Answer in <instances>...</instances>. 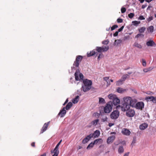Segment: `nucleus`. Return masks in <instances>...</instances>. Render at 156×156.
I'll return each instance as SVG.
<instances>
[{"label": "nucleus", "instance_id": "obj_22", "mask_svg": "<svg viewBox=\"0 0 156 156\" xmlns=\"http://www.w3.org/2000/svg\"><path fill=\"white\" fill-rule=\"evenodd\" d=\"M127 90L126 89H124L121 87H118L117 89V91L118 92L122 93L124 92Z\"/></svg>", "mask_w": 156, "mask_h": 156}, {"label": "nucleus", "instance_id": "obj_10", "mask_svg": "<svg viewBox=\"0 0 156 156\" xmlns=\"http://www.w3.org/2000/svg\"><path fill=\"white\" fill-rule=\"evenodd\" d=\"M121 133L123 135L127 136L131 134L130 131L126 128L123 129L122 130Z\"/></svg>", "mask_w": 156, "mask_h": 156}, {"label": "nucleus", "instance_id": "obj_17", "mask_svg": "<svg viewBox=\"0 0 156 156\" xmlns=\"http://www.w3.org/2000/svg\"><path fill=\"white\" fill-rule=\"evenodd\" d=\"M148 125L146 123H144L140 125L139 128L141 130H144L147 128Z\"/></svg>", "mask_w": 156, "mask_h": 156}, {"label": "nucleus", "instance_id": "obj_27", "mask_svg": "<svg viewBox=\"0 0 156 156\" xmlns=\"http://www.w3.org/2000/svg\"><path fill=\"white\" fill-rule=\"evenodd\" d=\"M72 105L73 104L72 102H69L65 107V109H66L67 110L69 109L72 106Z\"/></svg>", "mask_w": 156, "mask_h": 156}, {"label": "nucleus", "instance_id": "obj_18", "mask_svg": "<svg viewBox=\"0 0 156 156\" xmlns=\"http://www.w3.org/2000/svg\"><path fill=\"white\" fill-rule=\"evenodd\" d=\"M83 84L87 85L90 86H91L92 84V81L87 79H84L83 81Z\"/></svg>", "mask_w": 156, "mask_h": 156}, {"label": "nucleus", "instance_id": "obj_45", "mask_svg": "<svg viewBox=\"0 0 156 156\" xmlns=\"http://www.w3.org/2000/svg\"><path fill=\"white\" fill-rule=\"evenodd\" d=\"M118 27V26L117 25H114L112 26L111 28V30L112 31L113 30H115V28H117Z\"/></svg>", "mask_w": 156, "mask_h": 156}, {"label": "nucleus", "instance_id": "obj_12", "mask_svg": "<svg viewBox=\"0 0 156 156\" xmlns=\"http://www.w3.org/2000/svg\"><path fill=\"white\" fill-rule=\"evenodd\" d=\"M91 88V86L83 84L82 85V88L84 92H87Z\"/></svg>", "mask_w": 156, "mask_h": 156}, {"label": "nucleus", "instance_id": "obj_11", "mask_svg": "<svg viewBox=\"0 0 156 156\" xmlns=\"http://www.w3.org/2000/svg\"><path fill=\"white\" fill-rule=\"evenodd\" d=\"M145 99L147 101H152L154 103H156V98L153 96L146 97Z\"/></svg>", "mask_w": 156, "mask_h": 156}, {"label": "nucleus", "instance_id": "obj_47", "mask_svg": "<svg viewBox=\"0 0 156 156\" xmlns=\"http://www.w3.org/2000/svg\"><path fill=\"white\" fill-rule=\"evenodd\" d=\"M126 11V8L125 7L122 8L121 9V11L122 13H124Z\"/></svg>", "mask_w": 156, "mask_h": 156}, {"label": "nucleus", "instance_id": "obj_1", "mask_svg": "<svg viewBox=\"0 0 156 156\" xmlns=\"http://www.w3.org/2000/svg\"><path fill=\"white\" fill-rule=\"evenodd\" d=\"M113 104L112 101L108 102L105 107L104 109V112L106 113H110L112 110Z\"/></svg>", "mask_w": 156, "mask_h": 156}, {"label": "nucleus", "instance_id": "obj_58", "mask_svg": "<svg viewBox=\"0 0 156 156\" xmlns=\"http://www.w3.org/2000/svg\"><path fill=\"white\" fill-rule=\"evenodd\" d=\"M68 101V99H67L65 103L63 104V105H65Z\"/></svg>", "mask_w": 156, "mask_h": 156}, {"label": "nucleus", "instance_id": "obj_31", "mask_svg": "<svg viewBox=\"0 0 156 156\" xmlns=\"http://www.w3.org/2000/svg\"><path fill=\"white\" fill-rule=\"evenodd\" d=\"M94 144H95L94 143L92 142L88 145V146L87 147V149H89L90 148H92L93 147Z\"/></svg>", "mask_w": 156, "mask_h": 156}, {"label": "nucleus", "instance_id": "obj_14", "mask_svg": "<svg viewBox=\"0 0 156 156\" xmlns=\"http://www.w3.org/2000/svg\"><path fill=\"white\" fill-rule=\"evenodd\" d=\"M66 113V111L65 109V107H64L58 114V115L60 116L61 117H62L64 116Z\"/></svg>", "mask_w": 156, "mask_h": 156}, {"label": "nucleus", "instance_id": "obj_3", "mask_svg": "<svg viewBox=\"0 0 156 156\" xmlns=\"http://www.w3.org/2000/svg\"><path fill=\"white\" fill-rule=\"evenodd\" d=\"M75 80L76 81H78L80 80L79 78V76L80 78V80H83V76L82 73H80V72L79 70H77L75 73Z\"/></svg>", "mask_w": 156, "mask_h": 156}, {"label": "nucleus", "instance_id": "obj_19", "mask_svg": "<svg viewBox=\"0 0 156 156\" xmlns=\"http://www.w3.org/2000/svg\"><path fill=\"white\" fill-rule=\"evenodd\" d=\"M112 101V104L115 105H118L120 103V100L117 97L115 98V99H114Z\"/></svg>", "mask_w": 156, "mask_h": 156}, {"label": "nucleus", "instance_id": "obj_28", "mask_svg": "<svg viewBox=\"0 0 156 156\" xmlns=\"http://www.w3.org/2000/svg\"><path fill=\"white\" fill-rule=\"evenodd\" d=\"M118 152L120 154H121L123 153L124 151V149L122 146H119L118 150Z\"/></svg>", "mask_w": 156, "mask_h": 156}, {"label": "nucleus", "instance_id": "obj_56", "mask_svg": "<svg viewBox=\"0 0 156 156\" xmlns=\"http://www.w3.org/2000/svg\"><path fill=\"white\" fill-rule=\"evenodd\" d=\"M142 35H143V36H144V35H143L142 34H138L137 35H136L135 37L136 38H138Z\"/></svg>", "mask_w": 156, "mask_h": 156}, {"label": "nucleus", "instance_id": "obj_42", "mask_svg": "<svg viewBox=\"0 0 156 156\" xmlns=\"http://www.w3.org/2000/svg\"><path fill=\"white\" fill-rule=\"evenodd\" d=\"M134 16V13H130L128 15V17L130 19L132 18Z\"/></svg>", "mask_w": 156, "mask_h": 156}, {"label": "nucleus", "instance_id": "obj_52", "mask_svg": "<svg viewBox=\"0 0 156 156\" xmlns=\"http://www.w3.org/2000/svg\"><path fill=\"white\" fill-rule=\"evenodd\" d=\"M107 118L106 116H105L102 119V120L103 122H105L107 121Z\"/></svg>", "mask_w": 156, "mask_h": 156}, {"label": "nucleus", "instance_id": "obj_41", "mask_svg": "<svg viewBox=\"0 0 156 156\" xmlns=\"http://www.w3.org/2000/svg\"><path fill=\"white\" fill-rule=\"evenodd\" d=\"M128 76L129 75L128 74L124 75L122 76V79L123 81H124Z\"/></svg>", "mask_w": 156, "mask_h": 156}, {"label": "nucleus", "instance_id": "obj_51", "mask_svg": "<svg viewBox=\"0 0 156 156\" xmlns=\"http://www.w3.org/2000/svg\"><path fill=\"white\" fill-rule=\"evenodd\" d=\"M138 19L140 20H144L145 18L143 16H140L139 17Z\"/></svg>", "mask_w": 156, "mask_h": 156}, {"label": "nucleus", "instance_id": "obj_5", "mask_svg": "<svg viewBox=\"0 0 156 156\" xmlns=\"http://www.w3.org/2000/svg\"><path fill=\"white\" fill-rule=\"evenodd\" d=\"M109 49V47L108 46L101 47H97L96 50L98 52H101L102 51H106Z\"/></svg>", "mask_w": 156, "mask_h": 156}, {"label": "nucleus", "instance_id": "obj_34", "mask_svg": "<svg viewBox=\"0 0 156 156\" xmlns=\"http://www.w3.org/2000/svg\"><path fill=\"white\" fill-rule=\"evenodd\" d=\"M124 81L122 79L119 80L116 82V85L117 86H119L122 84L123 83V82Z\"/></svg>", "mask_w": 156, "mask_h": 156}, {"label": "nucleus", "instance_id": "obj_63", "mask_svg": "<svg viewBox=\"0 0 156 156\" xmlns=\"http://www.w3.org/2000/svg\"><path fill=\"white\" fill-rule=\"evenodd\" d=\"M113 125V124H112L111 123H110L108 124L109 126H110V127L112 125Z\"/></svg>", "mask_w": 156, "mask_h": 156}, {"label": "nucleus", "instance_id": "obj_33", "mask_svg": "<svg viewBox=\"0 0 156 156\" xmlns=\"http://www.w3.org/2000/svg\"><path fill=\"white\" fill-rule=\"evenodd\" d=\"M99 120L98 119L94 120L91 122V124L92 125L96 126L98 122H99Z\"/></svg>", "mask_w": 156, "mask_h": 156}, {"label": "nucleus", "instance_id": "obj_57", "mask_svg": "<svg viewBox=\"0 0 156 156\" xmlns=\"http://www.w3.org/2000/svg\"><path fill=\"white\" fill-rule=\"evenodd\" d=\"M129 152H128L126 153H125L123 156H129Z\"/></svg>", "mask_w": 156, "mask_h": 156}, {"label": "nucleus", "instance_id": "obj_8", "mask_svg": "<svg viewBox=\"0 0 156 156\" xmlns=\"http://www.w3.org/2000/svg\"><path fill=\"white\" fill-rule=\"evenodd\" d=\"M126 115L129 117H132L135 115V112L134 110L129 108V110L126 111Z\"/></svg>", "mask_w": 156, "mask_h": 156}, {"label": "nucleus", "instance_id": "obj_48", "mask_svg": "<svg viewBox=\"0 0 156 156\" xmlns=\"http://www.w3.org/2000/svg\"><path fill=\"white\" fill-rule=\"evenodd\" d=\"M151 68H150L148 69H144L143 71L144 72L146 73L149 71L150 70H151Z\"/></svg>", "mask_w": 156, "mask_h": 156}, {"label": "nucleus", "instance_id": "obj_4", "mask_svg": "<svg viewBox=\"0 0 156 156\" xmlns=\"http://www.w3.org/2000/svg\"><path fill=\"white\" fill-rule=\"evenodd\" d=\"M119 115V112L117 110H115L112 112L110 115V117L112 119H117Z\"/></svg>", "mask_w": 156, "mask_h": 156}, {"label": "nucleus", "instance_id": "obj_43", "mask_svg": "<svg viewBox=\"0 0 156 156\" xmlns=\"http://www.w3.org/2000/svg\"><path fill=\"white\" fill-rule=\"evenodd\" d=\"M101 140H102V139L101 138L96 139L93 141V142L94 144H97Z\"/></svg>", "mask_w": 156, "mask_h": 156}, {"label": "nucleus", "instance_id": "obj_37", "mask_svg": "<svg viewBox=\"0 0 156 156\" xmlns=\"http://www.w3.org/2000/svg\"><path fill=\"white\" fill-rule=\"evenodd\" d=\"M145 27H141L140 29H139V32L140 33L144 32L145 30Z\"/></svg>", "mask_w": 156, "mask_h": 156}, {"label": "nucleus", "instance_id": "obj_7", "mask_svg": "<svg viewBox=\"0 0 156 156\" xmlns=\"http://www.w3.org/2000/svg\"><path fill=\"white\" fill-rule=\"evenodd\" d=\"M144 103L143 102H139L136 104L135 108L137 109L142 110L144 108Z\"/></svg>", "mask_w": 156, "mask_h": 156}, {"label": "nucleus", "instance_id": "obj_46", "mask_svg": "<svg viewBox=\"0 0 156 156\" xmlns=\"http://www.w3.org/2000/svg\"><path fill=\"white\" fill-rule=\"evenodd\" d=\"M109 43V41L108 40H105L102 41V44H107Z\"/></svg>", "mask_w": 156, "mask_h": 156}, {"label": "nucleus", "instance_id": "obj_26", "mask_svg": "<svg viewBox=\"0 0 156 156\" xmlns=\"http://www.w3.org/2000/svg\"><path fill=\"white\" fill-rule=\"evenodd\" d=\"M96 53L94 50L90 51L89 53H87V55L88 57L93 56L96 54Z\"/></svg>", "mask_w": 156, "mask_h": 156}, {"label": "nucleus", "instance_id": "obj_36", "mask_svg": "<svg viewBox=\"0 0 156 156\" xmlns=\"http://www.w3.org/2000/svg\"><path fill=\"white\" fill-rule=\"evenodd\" d=\"M134 46L139 48H142V46L137 43H135L134 44Z\"/></svg>", "mask_w": 156, "mask_h": 156}, {"label": "nucleus", "instance_id": "obj_60", "mask_svg": "<svg viewBox=\"0 0 156 156\" xmlns=\"http://www.w3.org/2000/svg\"><path fill=\"white\" fill-rule=\"evenodd\" d=\"M101 55H102V53L101 54H99V55L98 56V59H99L100 58H101V57H100V56Z\"/></svg>", "mask_w": 156, "mask_h": 156}, {"label": "nucleus", "instance_id": "obj_21", "mask_svg": "<svg viewBox=\"0 0 156 156\" xmlns=\"http://www.w3.org/2000/svg\"><path fill=\"white\" fill-rule=\"evenodd\" d=\"M155 44V43L152 40H150L147 42L146 44L148 46H152Z\"/></svg>", "mask_w": 156, "mask_h": 156}, {"label": "nucleus", "instance_id": "obj_9", "mask_svg": "<svg viewBox=\"0 0 156 156\" xmlns=\"http://www.w3.org/2000/svg\"><path fill=\"white\" fill-rule=\"evenodd\" d=\"M124 101V103L129 105L131 104V98L130 97H126L123 98Z\"/></svg>", "mask_w": 156, "mask_h": 156}, {"label": "nucleus", "instance_id": "obj_29", "mask_svg": "<svg viewBox=\"0 0 156 156\" xmlns=\"http://www.w3.org/2000/svg\"><path fill=\"white\" fill-rule=\"evenodd\" d=\"M109 79V77H104L103 78V80H104L105 81H106L107 84V86H108L110 85V83L109 81H108V80Z\"/></svg>", "mask_w": 156, "mask_h": 156}, {"label": "nucleus", "instance_id": "obj_35", "mask_svg": "<svg viewBox=\"0 0 156 156\" xmlns=\"http://www.w3.org/2000/svg\"><path fill=\"white\" fill-rule=\"evenodd\" d=\"M154 30V27L153 26H150L148 29V30L149 32L152 33L153 32Z\"/></svg>", "mask_w": 156, "mask_h": 156}, {"label": "nucleus", "instance_id": "obj_49", "mask_svg": "<svg viewBox=\"0 0 156 156\" xmlns=\"http://www.w3.org/2000/svg\"><path fill=\"white\" fill-rule=\"evenodd\" d=\"M142 65L144 66H146V61L143 59L142 60Z\"/></svg>", "mask_w": 156, "mask_h": 156}, {"label": "nucleus", "instance_id": "obj_40", "mask_svg": "<svg viewBox=\"0 0 156 156\" xmlns=\"http://www.w3.org/2000/svg\"><path fill=\"white\" fill-rule=\"evenodd\" d=\"M132 23L133 25L135 26H136L138 24L140 23V21H132Z\"/></svg>", "mask_w": 156, "mask_h": 156}, {"label": "nucleus", "instance_id": "obj_32", "mask_svg": "<svg viewBox=\"0 0 156 156\" xmlns=\"http://www.w3.org/2000/svg\"><path fill=\"white\" fill-rule=\"evenodd\" d=\"M122 42V40L121 39L115 40L114 42V45L118 46Z\"/></svg>", "mask_w": 156, "mask_h": 156}, {"label": "nucleus", "instance_id": "obj_13", "mask_svg": "<svg viewBox=\"0 0 156 156\" xmlns=\"http://www.w3.org/2000/svg\"><path fill=\"white\" fill-rule=\"evenodd\" d=\"M92 137V134H91L87 136L86 137L84 138L82 140V143L85 144L87 143L90 139Z\"/></svg>", "mask_w": 156, "mask_h": 156}, {"label": "nucleus", "instance_id": "obj_61", "mask_svg": "<svg viewBox=\"0 0 156 156\" xmlns=\"http://www.w3.org/2000/svg\"><path fill=\"white\" fill-rule=\"evenodd\" d=\"M141 3H143L145 0H138Z\"/></svg>", "mask_w": 156, "mask_h": 156}, {"label": "nucleus", "instance_id": "obj_2", "mask_svg": "<svg viewBox=\"0 0 156 156\" xmlns=\"http://www.w3.org/2000/svg\"><path fill=\"white\" fill-rule=\"evenodd\" d=\"M130 106L129 105L123 103L121 106L120 105L117 106L116 108L119 109V108H121V110L122 111L126 112L129 109Z\"/></svg>", "mask_w": 156, "mask_h": 156}, {"label": "nucleus", "instance_id": "obj_50", "mask_svg": "<svg viewBox=\"0 0 156 156\" xmlns=\"http://www.w3.org/2000/svg\"><path fill=\"white\" fill-rule=\"evenodd\" d=\"M117 22L118 23H121L123 22V20L122 19L119 18L117 20Z\"/></svg>", "mask_w": 156, "mask_h": 156}, {"label": "nucleus", "instance_id": "obj_20", "mask_svg": "<svg viewBox=\"0 0 156 156\" xmlns=\"http://www.w3.org/2000/svg\"><path fill=\"white\" fill-rule=\"evenodd\" d=\"M100 134V132L99 130H96L94 133L92 134V137L94 136V138L98 137Z\"/></svg>", "mask_w": 156, "mask_h": 156}, {"label": "nucleus", "instance_id": "obj_23", "mask_svg": "<svg viewBox=\"0 0 156 156\" xmlns=\"http://www.w3.org/2000/svg\"><path fill=\"white\" fill-rule=\"evenodd\" d=\"M117 97L116 95L112 94H110L108 95V98L110 100H113Z\"/></svg>", "mask_w": 156, "mask_h": 156}, {"label": "nucleus", "instance_id": "obj_25", "mask_svg": "<svg viewBox=\"0 0 156 156\" xmlns=\"http://www.w3.org/2000/svg\"><path fill=\"white\" fill-rule=\"evenodd\" d=\"M79 96H77L76 98L72 100V102L74 104L77 103L79 101Z\"/></svg>", "mask_w": 156, "mask_h": 156}, {"label": "nucleus", "instance_id": "obj_55", "mask_svg": "<svg viewBox=\"0 0 156 156\" xmlns=\"http://www.w3.org/2000/svg\"><path fill=\"white\" fill-rule=\"evenodd\" d=\"M119 32L118 31H117L115 32V33L113 34V36L114 37H116L118 36V34Z\"/></svg>", "mask_w": 156, "mask_h": 156}, {"label": "nucleus", "instance_id": "obj_24", "mask_svg": "<svg viewBox=\"0 0 156 156\" xmlns=\"http://www.w3.org/2000/svg\"><path fill=\"white\" fill-rule=\"evenodd\" d=\"M59 152V151L57 150H54L53 151H51V153L52 154L54 153V154L52 156H58V154Z\"/></svg>", "mask_w": 156, "mask_h": 156}, {"label": "nucleus", "instance_id": "obj_62", "mask_svg": "<svg viewBox=\"0 0 156 156\" xmlns=\"http://www.w3.org/2000/svg\"><path fill=\"white\" fill-rule=\"evenodd\" d=\"M34 144H35V143H34L33 142V143H32L31 144V145L33 146V147H34Z\"/></svg>", "mask_w": 156, "mask_h": 156}, {"label": "nucleus", "instance_id": "obj_64", "mask_svg": "<svg viewBox=\"0 0 156 156\" xmlns=\"http://www.w3.org/2000/svg\"><path fill=\"white\" fill-rule=\"evenodd\" d=\"M46 154L44 153L43 154L41 155V156H46Z\"/></svg>", "mask_w": 156, "mask_h": 156}, {"label": "nucleus", "instance_id": "obj_44", "mask_svg": "<svg viewBox=\"0 0 156 156\" xmlns=\"http://www.w3.org/2000/svg\"><path fill=\"white\" fill-rule=\"evenodd\" d=\"M153 20V17L152 16H151L149 17L147 19V20L148 22H150L151 20Z\"/></svg>", "mask_w": 156, "mask_h": 156}, {"label": "nucleus", "instance_id": "obj_6", "mask_svg": "<svg viewBox=\"0 0 156 156\" xmlns=\"http://www.w3.org/2000/svg\"><path fill=\"white\" fill-rule=\"evenodd\" d=\"M83 57L81 55H78L76 56V61L74 62L73 65L76 67H78L80 63L81 62Z\"/></svg>", "mask_w": 156, "mask_h": 156}, {"label": "nucleus", "instance_id": "obj_39", "mask_svg": "<svg viewBox=\"0 0 156 156\" xmlns=\"http://www.w3.org/2000/svg\"><path fill=\"white\" fill-rule=\"evenodd\" d=\"M99 103H105V99L101 98H99Z\"/></svg>", "mask_w": 156, "mask_h": 156}, {"label": "nucleus", "instance_id": "obj_53", "mask_svg": "<svg viewBox=\"0 0 156 156\" xmlns=\"http://www.w3.org/2000/svg\"><path fill=\"white\" fill-rule=\"evenodd\" d=\"M124 27V26H122L119 29H118V31L119 32L121 31L123 29Z\"/></svg>", "mask_w": 156, "mask_h": 156}, {"label": "nucleus", "instance_id": "obj_59", "mask_svg": "<svg viewBox=\"0 0 156 156\" xmlns=\"http://www.w3.org/2000/svg\"><path fill=\"white\" fill-rule=\"evenodd\" d=\"M146 6V5H143L142 6V9H144Z\"/></svg>", "mask_w": 156, "mask_h": 156}, {"label": "nucleus", "instance_id": "obj_54", "mask_svg": "<svg viewBox=\"0 0 156 156\" xmlns=\"http://www.w3.org/2000/svg\"><path fill=\"white\" fill-rule=\"evenodd\" d=\"M93 115L95 116L98 117L100 116V114L97 112H95L94 113Z\"/></svg>", "mask_w": 156, "mask_h": 156}, {"label": "nucleus", "instance_id": "obj_38", "mask_svg": "<svg viewBox=\"0 0 156 156\" xmlns=\"http://www.w3.org/2000/svg\"><path fill=\"white\" fill-rule=\"evenodd\" d=\"M62 140H61L59 141V142L56 145V146L55 147V148L54 150H58V148L59 146V145H60V144H61V143L62 142Z\"/></svg>", "mask_w": 156, "mask_h": 156}, {"label": "nucleus", "instance_id": "obj_15", "mask_svg": "<svg viewBox=\"0 0 156 156\" xmlns=\"http://www.w3.org/2000/svg\"><path fill=\"white\" fill-rule=\"evenodd\" d=\"M49 124V122H48L47 123H46L44 124L43 127L41 129V133H43L45 131L47 130Z\"/></svg>", "mask_w": 156, "mask_h": 156}, {"label": "nucleus", "instance_id": "obj_30", "mask_svg": "<svg viewBox=\"0 0 156 156\" xmlns=\"http://www.w3.org/2000/svg\"><path fill=\"white\" fill-rule=\"evenodd\" d=\"M131 104H130V106L133 107L136 103V100L135 99H132L131 98Z\"/></svg>", "mask_w": 156, "mask_h": 156}, {"label": "nucleus", "instance_id": "obj_16", "mask_svg": "<svg viewBox=\"0 0 156 156\" xmlns=\"http://www.w3.org/2000/svg\"><path fill=\"white\" fill-rule=\"evenodd\" d=\"M115 139V136L114 135L109 137L107 140V144H109L110 143L112 142Z\"/></svg>", "mask_w": 156, "mask_h": 156}]
</instances>
